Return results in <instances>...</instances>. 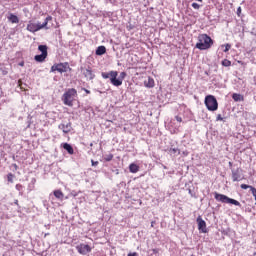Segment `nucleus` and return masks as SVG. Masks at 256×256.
I'll return each mask as SVG.
<instances>
[{
	"label": "nucleus",
	"instance_id": "obj_1",
	"mask_svg": "<svg viewBox=\"0 0 256 256\" xmlns=\"http://www.w3.org/2000/svg\"><path fill=\"white\" fill-rule=\"evenodd\" d=\"M101 77L103 79H109L114 87H121L123 85V79L127 77V72H121L119 75V72L112 70L109 72H102Z\"/></svg>",
	"mask_w": 256,
	"mask_h": 256
},
{
	"label": "nucleus",
	"instance_id": "obj_2",
	"mask_svg": "<svg viewBox=\"0 0 256 256\" xmlns=\"http://www.w3.org/2000/svg\"><path fill=\"white\" fill-rule=\"evenodd\" d=\"M53 17L47 16L43 23L40 21L33 22L29 21L27 24V31H30V33H37V31H41V29H49L47 25L49 24V21H52Z\"/></svg>",
	"mask_w": 256,
	"mask_h": 256
},
{
	"label": "nucleus",
	"instance_id": "obj_3",
	"mask_svg": "<svg viewBox=\"0 0 256 256\" xmlns=\"http://www.w3.org/2000/svg\"><path fill=\"white\" fill-rule=\"evenodd\" d=\"M213 43L211 36L207 34H200L195 48L199 49V51H207V49H211V47H213Z\"/></svg>",
	"mask_w": 256,
	"mask_h": 256
},
{
	"label": "nucleus",
	"instance_id": "obj_4",
	"mask_svg": "<svg viewBox=\"0 0 256 256\" xmlns=\"http://www.w3.org/2000/svg\"><path fill=\"white\" fill-rule=\"evenodd\" d=\"M77 97V90L75 88H69L62 96V101L64 105L68 107H73V101Z\"/></svg>",
	"mask_w": 256,
	"mask_h": 256
},
{
	"label": "nucleus",
	"instance_id": "obj_5",
	"mask_svg": "<svg viewBox=\"0 0 256 256\" xmlns=\"http://www.w3.org/2000/svg\"><path fill=\"white\" fill-rule=\"evenodd\" d=\"M214 199H216V201H219L220 203H227L229 205H235L236 207H241L240 201H237L233 198H229L225 194H220L218 192H214Z\"/></svg>",
	"mask_w": 256,
	"mask_h": 256
},
{
	"label": "nucleus",
	"instance_id": "obj_6",
	"mask_svg": "<svg viewBox=\"0 0 256 256\" xmlns=\"http://www.w3.org/2000/svg\"><path fill=\"white\" fill-rule=\"evenodd\" d=\"M204 104L208 111H217L219 109V102H217V98L214 95H207Z\"/></svg>",
	"mask_w": 256,
	"mask_h": 256
},
{
	"label": "nucleus",
	"instance_id": "obj_7",
	"mask_svg": "<svg viewBox=\"0 0 256 256\" xmlns=\"http://www.w3.org/2000/svg\"><path fill=\"white\" fill-rule=\"evenodd\" d=\"M67 69H69V62L55 63L51 66L50 73H55V71H58V73H67Z\"/></svg>",
	"mask_w": 256,
	"mask_h": 256
},
{
	"label": "nucleus",
	"instance_id": "obj_8",
	"mask_svg": "<svg viewBox=\"0 0 256 256\" xmlns=\"http://www.w3.org/2000/svg\"><path fill=\"white\" fill-rule=\"evenodd\" d=\"M58 129H60V131H62L64 135H68V133H71V131H73V123H71V121H62V123L58 125Z\"/></svg>",
	"mask_w": 256,
	"mask_h": 256
},
{
	"label": "nucleus",
	"instance_id": "obj_9",
	"mask_svg": "<svg viewBox=\"0 0 256 256\" xmlns=\"http://www.w3.org/2000/svg\"><path fill=\"white\" fill-rule=\"evenodd\" d=\"M196 222L198 224V231H200V233H208L209 230L207 229V222H205L201 216L197 217Z\"/></svg>",
	"mask_w": 256,
	"mask_h": 256
},
{
	"label": "nucleus",
	"instance_id": "obj_10",
	"mask_svg": "<svg viewBox=\"0 0 256 256\" xmlns=\"http://www.w3.org/2000/svg\"><path fill=\"white\" fill-rule=\"evenodd\" d=\"M76 249L80 255H87V253H91V246L88 244H79L76 246Z\"/></svg>",
	"mask_w": 256,
	"mask_h": 256
},
{
	"label": "nucleus",
	"instance_id": "obj_11",
	"mask_svg": "<svg viewBox=\"0 0 256 256\" xmlns=\"http://www.w3.org/2000/svg\"><path fill=\"white\" fill-rule=\"evenodd\" d=\"M81 71H83V75L84 77H86V79H89L90 81H93V79H95V74H93V70L91 69L90 66H88L84 70L83 68H81Z\"/></svg>",
	"mask_w": 256,
	"mask_h": 256
},
{
	"label": "nucleus",
	"instance_id": "obj_12",
	"mask_svg": "<svg viewBox=\"0 0 256 256\" xmlns=\"http://www.w3.org/2000/svg\"><path fill=\"white\" fill-rule=\"evenodd\" d=\"M232 180L234 182H237V181H241V173H243V169L241 168H237L236 170L235 169H232Z\"/></svg>",
	"mask_w": 256,
	"mask_h": 256
},
{
	"label": "nucleus",
	"instance_id": "obj_13",
	"mask_svg": "<svg viewBox=\"0 0 256 256\" xmlns=\"http://www.w3.org/2000/svg\"><path fill=\"white\" fill-rule=\"evenodd\" d=\"M61 147H62L65 151H67V153H68L69 155H73V154L75 153V150L73 149V146H72L71 144L67 143V142L62 143V144H61Z\"/></svg>",
	"mask_w": 256,
	"mask_h": 256
},
{
	"label": "nucleus",
	"instance_id": "obj_14",
	"mask_svg": "<svg viewBox=\"0 0 256 256\" xmlns=\"http://www.w3.org/2000/svg\"><path fill=\"white\" fill-rule=\"evenodd\" d=\"M53 195H54V197H56V199L58 201H64L65 200V194H63V191H61V190H54Z\"/></svg>",
	"mask_w": 256,
	"mask_h": 256
},
{
	"label": "nucleus",
	"instance_id": "obj_15",
	"mask_svg": "<svg viewBox=\"0 0 256 256\" xmlns=\"http://www.w3.org/2000/svg\"><path fill=\"white\" fill-rule=\"evenodd\" d=\"M47 57V54H37L34 56V61H36V63H43Z\"/></svg>",
	"mask_w": 256,
	"mask_h": 256
},
{
	"label": "nucleus",
	"instance_id": "obj_16",
	"mask_svg": "<svg viewBox=\"0 0 256 256\" xmlns=\"http://www.w3.org/2000/svg\"><path fill=\"white\" fill-rule=\"evenodd\" d=\"M232 99L236 103H241V101H245V97L239 93H233L232 94Z\"/></svg>",
	"mask_w": 256,
	"mask_h": 256
},
{
	"label": "nucleus",
	"instance_id": "obj_17",
	"mask_svg": "<svg viewBox=\"0 0 256 256\" xmlns=\"http://www.w3.org/2000/svg\"><path fill=\"white\" fill-rule=\"evenodd\" d=\"M144 85L148 89H153V87H155V80L151 77H148V80L144 81Z\"/></svg>",
	"mask_w": 256,
	"mask_h": 256
},
{
	"label": "nucleus",
	"instance_id": "obj_18",
	"mask_svg": "<svg viewBox=\"0 0 256 256\" xmlns=\"http://www.w3.org/2000/svg\"><path fill=\"white\" fill-rule=\"evenodd\" d=\"M95 53L98 56L105 55L107 53V48L105 46H98Z\"/></svg>",
	"mask_w": 256,
	"mask_h": 256
},
{
	"label": "nucleus",
	"instance_id": "obj_19",
	"mask_svg": "<svg viewBox=\"0 0 256 256\" xmlns=\"http://www.w3.org/2000/svg\"><path fill=\"white\" fill-rule=\"evenodd\" d=\"M48 49L49 47L47 45L41 44L38 46V51H40L42 55H49Z\"/></svg>",
	"mask_w": 256,
	"mask_h": 256
},
{
	"label": "nucleus",
	"instance_id": "obj_20",
	"mask_svg": "<svg viewBox=\"0 0 256 256\" xmlns=\"http://www.w3.org/2000/svg\"><path fill=\"white\" fill-rule=\"evenodd\" d=\"M8 21L10 23H19V17L13 13H11L8 17H7Z\"/></svg>",
	"mask_w": 256,
	"mask_h": 256
},
{
	"label": "nucleus",
	"instance_id": "obj_21",
	"mask_svg": "<svg viewBox=\"0 0 256 256\" xmlns=\"http://www.w3.org/2000/svg\"><path fill=\"white\" fill-rule=\"evenodd\" d=\"M129 171H130V173H137L139 171V165H137L135 163H131L129 165Z\"/></svg>",
	"mask_w": 256,
	"mask_h": 256
},
{
	"label": "nucleus",
	"instance_id": "obj_22",
	"mask_svg": "<svg viewBox=\"0 0 256 256\" xmlns=\"http://www.w3.org/2000/svg\"><path fill=\"white\" fill-rule=\"evenodd\" d=\"M15 188H16V191L19 192V195L23 196V193L25 192V186L21 184H16Z\"/></svg>",
	"mask_w": 256,
	"mask_h": 256
},
{
	"label": "nucleus",
	"instance_id": "obj_23",
	"mask_svg": "<svg viewBox=\"0 0 256 256\" xmlns=\"http://www.w3.org/2000/svg\"><path fill=\"white\" fill-rule=\"evenodd\" d=\"M169 153L170 155H181V150L179 148H170Z\"/></svg>",
	"mask_w": 256,
	"mask_h": 256
},
{
	"label": "nucleus",
	"instance_id": "obj_24",
	"mask_svg": "<svg viewBox=\"0 0 256 256\" xmlns=\"http://www.w3.org/2000/svg\"><path fill=\"white\" fill-rule=\"evenodd\" d=\"M222 67H231V60L224 59L221 62Z\"/></svg>",
	"mask_w": 256,
	"mask_h": 256
},
{
	"label": "nucleus",
	"instance_id": "obj_25",
	"mask_svg": "<svg viewBox=\"0 0 256 256\" xmlns=\"http://www.w3.org/2000/svg\"><path fill=\"white\" fill-rule=\"evenodd\" d=\"M104 161L109 162V161H113V154H108L104 156Z\"/></svg>",
	"mask_w": 256,
	"mask_h": 256
},
{
	"label": "nucleus",
	"instance_id": "obj_26",
	"mask_svg": "<svg viewBox=\"0 0 256 256\" xmlns=\"http://www.w3.org/2000/svg\"><path fill=\"white\" fill-rule=\"evenodd\" d=\"M221 47L222 48L225 47V49L223 51H224V53H227L231 49V44H224Z\"/></svg>",
	"mask_w": 256,
	"mask_h": 256
},
{
	"label": "nucleus",
	"instance_id": "obj_27",
	"mask_svg": "<svg viewBox=\"0 0 256 256\" xmlns=\"http://www.w3.org/2000/svg\"><path fill=\"white\" fill-rule=\"evenodd\" d=\"M13 177H15V175H13V173H9V174L7 175V181H8L9 183H13Z\"/></svg>",
	"mask_w": 256,
	"mask_h": 256
},
{
	"label": "nucleus",
	"instance_id": "obj_28",
	"mask_svg": "<svg viewBox=\"0 0 256 256\" xmlns=\"http://www.w3.org/2000/svg\"><path fill=\"white\" fill-rule=\"evenodd\" d=\"M250 191H251V193H252V195H253V197L256 201V188L252 186V187H250Z\"/></svg>",
	"mask_w": 256,
	"mask_h": 256
},
{
	"label": "nucleus",
	"instance_id": "obj_29",
	"mask_svg": "<svg viewBox=\"0 0 256 256\" xmlns=\"http://www.w3.org/2000/svg\"><path fill=\"white\" fill-rule=\"evenodd\" d=\"M240 187H241V189H251V187H253V186L247 185V184H241Z\"/></svg>",
	"mask_w": 256,
	"mask_h": 256
},
{
	"label": "nucleus",
	"instance_id": "obj_30",
	"mask_svg": "<svg viewBox=\"0 0 256 256\" xmlns=\"http://www.w3.org/2000/svg\"><path fill=\"white\" fill-rule=\"evenodd\" d=\"M192 7H193V9H200V8H201V5H199V4L196 3V2H193V3H192Z\"/></svg>",
	"mask_w": 256,
	"mask_h": 256
},
{
	"label": "nucleus",
	"instance_id": "obj_31",
	"mask_svg": "<svg viewBox=\"0 0 256 256\" xmlns=\"http://www.w3.org/2000/svg\"><path fill=\"white\" fill-rule=\"evenodd\" d=\"M231 230L229 229V228H227V229H225V230H222L221 231V233H222V235H229V232H230Z\"/></svg>",
	"mask_w": 256,
	"mask_h": 256
},
{
	"label": "nucleus",
	"instance_id": "obj_32",
	"mask_svg": "<svg viewBox=\"0 0 256 256\" xmlns=\"http://www.w3.org/2000/svg\"><path fill=\"white\" fill-rule=\"evenodd\" d=\"M224 117L221 116V114H218L216 117V121H224Z\"/></svg>",
	"mask_w": 256,
	"mask_h": 256
},
{
	"label": "nucleus",
	"instance_id": "obj_33",
	"mask_svg": "<svg viewBox=\"0 0 256 256\" xmlns=\"http://www.w3.org/2000/svg\"><path fill=\"white\" fill-rule=\"evenodd\" d=\"M92 167H97L99 165V161L91 160Z\"/></svg>",
	"mask_w": 256,
	"mask_h": 256
},
{
	"label": "nucleus",
	"instance_id": "obj_34",
	"mask_svg": "<svg viewBox=\"0 0 256 256\" xmlns=\"http://www.w3.org/2000/svg\"><path fill=\"white\" fill-rule=\"evenodd\" d=\"M175 119L178 123H183V118H181V116H175Z\"/></svg>",
	"mask_w": 256,
	"mask_h": 256
},
{
	"label": "nucleus",
	"instance_id": "obj_35",
	"mask_svg": "<svg viewBox=\"0 0 256 256\" xmlns=\"http://www.w3.org/2000/svg\"><path fill=\"white\" fill-rule=\"evenodd\" d=\"M188 193L191 195V197H195V192L191 188H188Z\"/></svg>",
	"mask_w": 256,
	"mask_h": 256
},
{
	"label": "nucleus",
	"instance_id": "obj_36",
	"mask_svg": "<svg viewBox=\"0 0 256 256\" xmlns=\"http://www.w3.org/2000/svg\"><path fill=\"white\" fill-rule=\"evenodd\" d=\"M236 13H237L238 17H241V6H239V7L237 8Z\"/></svg>",
	"mask_w": 256,
	"mask_h": 256
},
{
	"label": "nucleus",
	"instance_id": "obj_37",
	"mask_svg": "<svg viewBox=\"0 0 256 256\" xmlns=\"http://www.w3.org/2000/svg\"><path fill=\"white\" fill-rule=\"evenodd\" d=\"M189 155V151H182V157H187Z\"/></svg>",
	"mask_w": 256,
	"mask_h": 256
},
{
	"label": "nucleus",
	"instance_id": "obj_38",
	"mask_svg": "<svg viewBox=\"0 0 256 256\" xmlns=\"http://www.w3.org/2000/svg\"><path fill=\"white\" fill-rule=\"evenodd\" d=\"M82 91H85L87 95H91V91L87 90L86 88H81Z\"/></svg>",
	"mask_w": 256,
	"mask_h": 256
},
{
	"label": "nucleus",
	"instance_id": "obj_39",
	"mask_svg": "<svg viewBox=\"0 0 256 256\" xmlns=\"http://www.w3.org/2000/svg\"><path fill=\"white\" fill-rule=\"evenodd\" d=\"M127 256H139L137 252H130Z\"/></svg>",
	"mask_w": 256,
	"mask_h": 256
},
{
	"label": "nucleus",
	"instance_id": "obj_40",
	"mask_svg": "<svg viewBox=\"0 0 256 256\" xmlns=\"http://www.w3.org/2000/svg\"><path fill=\"white\" fill-rule=\"evenodd\" d=\"M152 253L154 255H157V253H159V249H157V248L152 249Z\"/></svg>",
	"mask_w": 256,
	"mask_h": 256
},
{
	"label": "nucleus",
	"instance_id": "obj_41",
	"mask_svg": "<svg viewBox=\"0 0 256 256\" xmlns=\"http://www.w3.org/2000/svg\"><path fill=\"white\" fill-rule=\"evenodd\" d=\"M14 205H17L18 209H21V206H19V200H14Z\"/></svg>",
	"mask_w": 256,
	"mask_h": 256
},
{
	"label": "nucleus",
	"instance_id": "obj_42",
	"mask_svg": "<svg viewBox=\"0 0 256 256\" xmlns=\"http://www.w3.org/2000/svg\"><path fill=\"white\" fill-rule=\"evenodd\" d=\"M19 67H25V62L21 61L20 63H18Z\"/></svg>",
	"mask_w": 256,
	"mask_h": 256
},
{
	"label": "nucleus",
	"instance_id": "obj_43",
	"mask_svg": "<svg viewBox=\"0 0 256 256\" xmlns=\"http://www.w3.org/2000/svg\"><path fill=\"white\" fill-rule=\"evenodd\" d=\"M12 167H14L15 171H17V169H19V166L17 164H12Z\"/></svg>",
	"mask_w": 256,
	"mask_h": 256
},
{
	"label": "nucleus",
	"instance_id": "obj_44",
	"mask_svg": "<svg viewBox=\"0 0 256 256\" xmlns=\"http://www.w3.org/2000/svg\"><path fill=\"white\" fill-rule=\"evenodd\" d=\"M229 168L232 169L233 168V162H228Z\"/></svg>",
	"mask_w": 256,
	"mask_h": 256
},
{
	"label": "nucleus",
	"instance_id": "obj_45",
	"mask_svg": "<svg viewBox=\"0 0 256 256\" xmlns=\"http://www.w3.org/2000/svg\"><path fill=\"white\" fill-rule=\"evenodd\" d=\"M31 183H37V179L32 178Z\"/></svg>",
	"mask_w": 256,
	"mask_h": 256
},
{
	"label": "nucleus",
	"instance_id": "obj_46",
	"mask_svg": "<svg viewBox=\"0 0 256 256\" xmlns=\"http://www.w3.org/2000/svg\"><path fill=\"white\" fill-rule=\"evenodd\" d=\"M67 71H73V69L69 66V68H67Z\"/></svg>",
	"mask_w": 256,
	"mask_h": 256
},
{
	"label": "nucleus",
	"instance_id": "obj_47",
	"mask_svg": "<svg viewBox=\"0 0 256 256\" xmlns=\"http://www.w3.org/2000/svg\"><path fill=\"white\" fill-rule=\"evenodd\" d=\"M43 204H44V207H47V201H44Z\"/></svg>",
	"mask_w": 256,
	"mask_h": 256
},
{
	"label": "nucleus",
	"instance_id": "obj_48",
	"mask_svg": "<svg viewBox=\"0 0 256 256\" xmlns=\"http://www.w3.org/2000/svg\"><path fill=\"white\" fill-rule=\"evenodd\" d=\"M115 171H116V175H119V169H116Z\"/></svg>",
	"mask_w": 256,
	"mask_h": 256
},
{
	"label": "nucleus",
	"instance_id": "obj_49",
	"mask_svg": "<svg viewBox=\"0 0 256 256\" xmlns=\"http://www.w3.org/2000/svg\"><path fill=\"white\" fill-rule=\"evenodd\" d=\"M3 75H7V71H3Z\"/></svg>",
	"mask_w": 256,
	"mask_h": 256
},
{
	"label": "nucleus",
	"instance_id": "obj_50",
	"mask_svg": "<svg viewBox=\"0 0 256 256\" xmlns=\"http://www.w3.org/2000/svg\"><path fill=\"white\" fill-rule=\"evenodd\" d=\"M45 227H46L47 229H49L50 225H49V224H48V225H45Z\"/></svg>",
	"mask_w": 256,
	"mask_h": 256
},
{
	"label": "nucleus",
	"instance_id": "obj_51",
	"mask_svg": "<svg viewBox=\"0 0 256 256\" xmlns=\"http://www.w3.org/2000/svg\"><path fill=\"white\" fill-rule=\"evenodd\" d=\"M196 1H199L200 3H203V0H196Z\"/></svg>",
	"mask_w": 256,
	"mask_h": 256
},
{
	"label": "nucleus",
	"instance_id": "obj_52",
	"mask_svg": "<svg viewBox=\"0 0 256 256\" xmlns=\"http://www.w3.org/2000/svg\"><path fill=\"white\" fill-rule=\"evenodd\" d=\"M205 75H209V72H208V71H206V72H205Z\"/></svg>",
	"mask_w": 256,
	"mask_h": 256
},
{
	"label": "nucleus",
	"instance_id": "obj_53",
	"mask_svg": "<svg viewBox=\"0 0 256 256\" xmlns=\"http://www.w3.org/2000/svg\"><path fill=\"white\" fill-rule=\"evenodd\" d=\"M49 235V233H46L45 235H44V237H47Z\"/></svg>",
	"mask_w": 256,
	"mask_h": 256
},
{
	"label": "nucleus",
	"instance_id": "obj_54",
	"mask_svg": "<svg viewBox=\"0 0 256 256\" xmlns=\"http://www.w3.org/2000/svg\"><path fill=\"white\" fill-rule=\"evenodd\" d=\"M109 1V3H113V0H108Z\"/></svg>",
	"mask_w": 256,
	"mask_h": 256
},
{
	"label": "nucleus",
	"instance_id": "obj_55",
	"mask_svg": "<svg viewBox=\"0 0 256 256\" xmlns=\"http://www.w3.org/2000/svg\"><path fill=\"white\" fill-rule=\"evenodd\" d=\"M90 147H93V143H90Z\"/></svg>",
	"mask_w": 256,
	"mask_h": 256
},
{
	"label": "nucleus",
	"instance_id": "obj_56",
	"mask_svg": "<svg viewBox=\"0 0 256 256\" xmlns=\"http://www.w3.org/2000/svg\"><path fill=\"white\" fill-rule=\"evenodd\" d=\"M255 84H256V79H255Z\"/></svg>",
	"mask_w": 256,
	"mask_h": 256
}]
</instances>
